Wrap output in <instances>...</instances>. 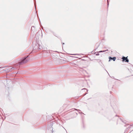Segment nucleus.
<instances>
[{
  "label": "nucleus",
  "instance_id": "dca6fc26",
  "mask_svg": "<svg viewBox=\"0 0 133 133\" xmlns=\"http://www.w3.org/2000/svg\"><path fill=\"white\" fill-rule=\"evenodd\" d=\"M99 46V45H98V46L97 48H96V49H97L98 48V46Z\"/></svg>",
  "mask_w": 133,
  "mask_h": 133
},
{
  "label": "nucleus",
  "instance_id": "1a4fd4ad",
  "mask_svg": "<svg viewBox=\"0 0 133 133\" xmlns=\"http://www.w3.org/2000/svg\"><path fill=\"white\" fill-rule=\"evenodd\" d=\"M34 1L35 2L34 4L35 5V9H36V5H35V0H34Z\"/></svg>",
  "mask_w": 133,
  "mask_h": 133
},
{
  "label": "nucleus",
  "instance_id": "ddd939ff",
  "mask_svg": "<svg viewBox=\"0 0 133 133\" xmlns=\"http://www.w3.org/2000/svg\"><path fill=\"white\" fill-rule=\"evenodd\" d=\"M72 55H77V54H71Z\"/></svg>",
  "mask_w": 133,
  "mask_h": 133
},
{
  "label": "nucleus",
  "instance_id": "9d476101",
  "mask_svg": "<svg viewBox=\"0 0 133 133\" xmlns=\"http://www.w3.org/2000/svg\"><path fill=\"white\" fill-rule=\"evenodd\" d=\"M99 53H97L96 54V55L97 56H98L99 55Z\"/></svg>",
  "mask_w": 133,
  "mask_h": 133
},
{
  "label": "nucleus",
  "instance_id": "f03ea898",
  "mask_svg": "<svg viewBox=\"0 0 133 133\" xmlns=\"http://www.w3.org/2000/svg\"><path fill=\"white\" fill-rule=\"evenodd\" d=\"M128 57H125L123 56L122 59L123 62H129V59L127 58Z\"/></svg>",
  "mask_w": 133,
  "mask_h": 133
},
{
  "label": "nucleus",
  "instance_id": "423d86ee",
  "mask_svg": "<svg viewBox=\"0 0 133 133\" xmlns=\"http://www.w3.org/2000/svg\"><path fill=\"white\" fill-rule=\"evenodd\" d=\"M108 50H105L101 51H99L98 52H105L106 51H108Z\"/></svg>",
  "mask_w": 133,
  "mask_h": 133
},
{
  "label": "nucleus",
  "instance_id": "4468645a",
  "mask_svg": "<svg viewBox=\"0 0 133 133\" xmlns=\"http://www.w3.org/2000/svg\"><path fill=\"white\" fill-rule=\"evenodd\" d=\"M62 44L63 45V44H64V43H62Z\"/></svg>",
  "mask_w": 133,
  "mask_h": 133
},
{
  "label": "nucleus",
  "instance_id": "6ab92c4d",
  "mask_svg": "<svg viewBox=\"0 0 133 133\" xmlns=\"http://www.w3.org/2000/svg\"><path fill=\"white\" fill-rule=\"evenodd\" d=\"M131 125V126H132V125Z\"/></svg>",
  "mask_w": 133,
  "mask_h": 133
},
{
  "label": "nucleus",
  "instance_id": "f8f14e48",
  "mask_svg": "<svg viewBox=\"0 0 133 133\" xmlns=\"http://www.w3.org/2000/svg\"><path fill=\"white\" fill-rule=\"evenodd\" d=\"M107 2H108V4H107V5L108 6L109 5V3L108 2V0H107Z\"/></svg>",
  "mask_w": 133,
  "mask_h": 133
},
{
  "label": "nucleus",
  "instance_id": "9b49d317",
  "mask_svg": "<svg viewBox=\"0 0 133 133\" xmlns=\"http://www.w3.org/2000/svg\"><path fill=\"white\" fill-rule=\"evenodd\" d=\"M34 28V26H32L31 27V29H32L33 28Z\"/></svg>",
  "mask_w": 133,
  "mask_h": 133
},
{
  "label": "nucleus",
  "instance_id": "0eeeda50",
  "mask_svg": "<svg viewBox=\"0 0 133 133\" xmlns=\"http://www.w3.org/2000/svg\"><path fill=\"white\" fill-rule=\"evenodd\" d=\"M76 110L78 112H79V114H80L81 113L80 112H79V111H81V110H77V109H76ZM81 114H83L82 112H81Z\"/></svg>",
  "mask_w": 133,
  "mask_h": 133
},
{
  "label": "nucleus",
  "instance_id": "7ed1b4c3",
  "mask_svg": "<svg viewBox=\"0 0 133 133\" xmlns=\"http://www.w3.org/2000/svg\"><path fill=\"white\" fill-rule=\"evenodd\" d=\"M39 45V44L38 43H36L35 45L34 46L33 49L34 50L36 49H38V46Z\"/></svg>",
  "mask_w": 133,
  "mask_h": 133
},
{
  "label": "nucleus",
  "instance_id": "f3484780",
  "mask_svg": "<svg viewBox=\"0 0 133 133\" xmlns=\"http://www.w3.org/2000/svg\"><path fill=\"white\" fill-rule=\"evenodd\" d=\"M52 131H53V129H52Z\"/></svg>",
  "mask_w": 133,
  "mask_h": 133
},
{
  "label": "nucleus",
  "instance_id": "a211bd4d",
  "mask_svg": "<svg viewBox=\"0 0 133 133\" xmlns=\"http://www.w3.org/2000/svg\"><path fill=\"white\" fill-rule=\"evenodd\" d=\"M131 125V126H132V125Z\"/></svg>",
  "mask_w": 133,
  "mask_h": 133
},
{
  "label": "nucleus",
  "instance_id": "6e6552de",
  "mask_svg": "<svg viewBox=\"0 0 133 133\" xmlns=\"http://www.w3.org/2000/svg\"><path fill=\"white\" fill-rule=\"evenodd\" d=\"M16 69V68L15 67H12V68H11V69H10L11 70H13V69Z\"/></svg>",
  "mask_w": 133,
  "mask_h": 133
},
{
  "label": "nucleus",
  "instance_id": "f257e3e1",
  "mask_svg": "<svg viewBox=\"0 0 133 133\" xmlns=\"http://www.w3.org/2000/svg\"><path fill=\"white\" fill-rule=\"evenodd\" d=\"M28 56H27L25 57L17 64L16 65L15 64V66H16L17 65H22L28 62L29 60V59L27 58Z\"/></svg>",
  "mask_w": 133,
  "mask_h": 133
},
{
  "label": "nucleus",
  "instance_id": "20e7f679",
  "mask_svg": "<svg viewBox=\"0 0 133 133\" xmlns=\"http://www.w3.org/2000/svg\"><path fill=\"white\" fill-rule=\"evenodd\" d=\"M116 58L115 57H114L112 58L111 57H109V61H110L111 60H112L114 61H115L116 59Z\"/></svg>",
  "mask_w": 133,
  "mask_h": 133
},
{
  "label": "nucleus",
  "instance_id": "2eb2a0df",
  "mask_svg": "<svg viewBox=\"0 0 133 133\" xmlns=\"http://www.w3.org/2000/svg\"><path fill=\"white\" fill-rule=\"evenodd\" d=\"M99 62H101V60H99Z\"/></svg>",
  "mask_w": 133,
  "mask_h": 133
},
{
  "label": "nucleus",
  "instance_id": "39448f33",
  "mask_svg": "<svg viewBox=\"0 0 133 133\" xmlns=\"http://www.w3.org/2000/svg\"><path fill=\"white\" fill-rule=\"evenodd\" d=\"M42 46L40 44H39V45L38 46V49H41L42 48Z\"/></svg>",
  "mask_w": 133,
  "mask_h": 133
}]
</instances>
